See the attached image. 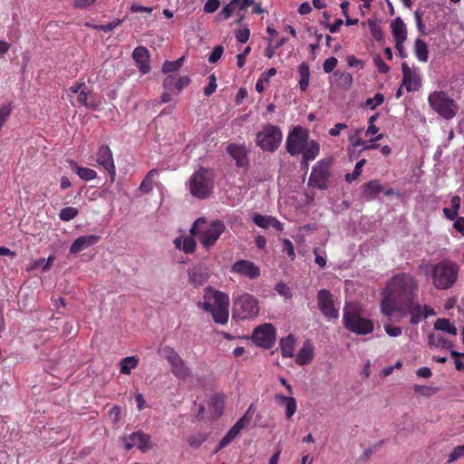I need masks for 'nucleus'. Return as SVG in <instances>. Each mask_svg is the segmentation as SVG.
<instances>
[{
	"instance_id": "aec40b11",
	"label": "nucleus",
	"mask_w": 464,
	"mask_h": 464,
	"mask_svg": "<svg viewBox=\"0 0 464 464\" xmlns=\"http://www.w3.org/2000/svg\"><path fill=\"white\" fill-rule=\"evenodd\" d=\"M132 58L142 73L145 74L150 71V66L149 63L150 53L146 47H136L132 52Z\"/></svg>"
},
{
	"instance_id": "c9c22d12",
	"label": "nucleus",
	"mask_w": 464,
	"mask_h": 464,
	"mask_svg": "<svg viewBox=\"0 0 464 464\" xmlns=\"http://www.w3.org/2000/svg\"><path fill=\"white\" fill-rule=\"evenodd\" d=\"M415 54L419 61L427 62L428 60V46L426 43L420 39H417L414 44Z\"/></svg>"
},
{
	"instance_id": "4d7b16f0",
	"label": "nucleus",
	"mask_w": 464,
	"mask_h": 464,
	"mask_svg": "<svg viewBox=\"0 0 464 464\" xmlns=\"http://www.w3.org/2000/svg\"><path fill=\"white\" fill-rule=\"evenodd\" d=\"M224 49L221 45L216 46L208 57V62L211 63H217L222 56Z\"/></svg>"
},
{
	"instance_id": "37998d69",
	"label": "nucleus",
	"mask_w": 464,
	"mask_h": 464,
	"mask_svg": "<svg viewBox=\"0 0 464 464\" xmlns=\"http://www.w3.org/2000/svg\"><path fill=\"white\" fill-rule=\"evenodd\" d=\"M253 222L261 228H267L271 227L273 217L264 216L261 214H255L252 218Z\"/></svg>"
},
{
	"instance_id": "bf43d9fd",
	"label": "nucleus",
	"mask_w": 464,
	"mask_h": 464,
	"mask_svg": "<svg viewBox=\"0 0 464 464\" xmlns=\"http://www.w3.org/2000/svg\"><path fill=\"white\" fill-rule=\"evenodd\" d=\"M337 59L335 57H330L326 59L323 64V69L326 73L332 72L337 65Z\"/></svg>"
},
{
	"instance_id": "473e14b6",
	"label": "nucleus",
	"mask_w": 464,
	"mask_h": 464,
	"mask_svg": "<svg viewBox=\"0 0 464 464\" xmlns=\"http://www.w3.org/2000/svg\"><path fill=\"white\" fill-rule=\"evenodd\" d=\"M429 344L430 346L441 347L450 351L453 347V343L450 341L447 340L442 335L436 334H430L429 335Z\"/></svg>"
},
{
	"instance_id": "8fccbe9b",
	"label": "nucleus",
	"mask_w": 464,
	"mask_h": 464,
	"mask_svg": "<svg viewBox=\"0 0 464 464\" xmlns=\"http://www.w3.org/2000/svg\"><path fill=\"white\" fill-rule=\"evenodd\" d=\"M384 102V96L382 93H376L373 98H368L365 102V105L370 107L372 110L375 109L376 106L381 105Z\"/></svg>"
},
{
	"instance_id": "b1692460",
	"label": "nucleus",
	"mask_w": 464,
	"mask_h": 464,
	"mask_svg": "<svg viewBox=\"0 0 464 464\" xmlns=\"http://www.w3.org/2000/svg\"><path fill=\"white\" fill-rule=\"evenodd\" d=\"M314 358V347L313 344L306 341L304 343L302 348L298 352L295 362L299 365H306L312 362Z\"/></svg>"
},
{
	"instance_id": "2eb2a0df",
	"label": "nucleus",
	"mask_w": 464,
	"mask_h": 464,
	"mask_svg": "<svg viewBox=\"0 0 464 464\" xmlns=\"http://www.w3.org/2000/svg\"><path fill=\"white\" fill-rule=\"evenodd\" d=\"M402 71V86L405 87L407 92H414L420 88V77L415 69H411L406 63L401 64Z\"/></svg>"
},
{
	"instance_id": "9b49d317",
	"label": "nucleus",
	"mask_w": 464,
	"mask_h": 464,
	"mask_svg": "<svg viewBox=\"0 0 464 464\" xmlns=\"http://www.w3.org/2000/svg\"><path fill=\"white\" fill-rule=\"evenodd\" d=\"M163 354L170 364L171 372L175 377L179 380H186L191 376V370L173 348L166 346L163 349Z\"/></svg>"
},
{
	"instance_id": "412c9836",
	"label": "nucleus",
	"mask_w": 464,
	"mask_h": 464,
	"mask_svg": "<svg viewBox=\"0 0 464 464\" xmlns=\"http://www.w3.org/2000/svg\"><path fill=\"white\" fill-rule=\"evenodd\" d=\"M188 76H181L177 78L173 74L166 76L163 80L162 86L165 90L172 91L177 90L178 92H181L185 87L190 83Z\"/></svg>"
},
{
	"instance_id": "052dcab7",
	"label": "nucleus",
	"mask_w": 464,
	"mask_h": 464,
	"mask_svg": "<svg viewBox=\"0 0 464 464\" xmlns=\"http://www.w3.org/2000/svg\"><path fill=\"white\" fill-rule=\"evenodd\" d=\"M384 330L386 334L391 337L400 336L402 333V330L399 326H393L390 324H384Z\"/></svg>"
},
{
	"instance_id": "ddd939ff",
	"label": "nucleus",
	"mask_w": 464,
	"mask_h": 464,
	"mask_svg": "<svg viewBox=\"0 0 464 464\" xmlns=\"http://www.w3.org/2000/svg\"><path fill=\"white\" fill-rule=\"evenodd\" d=\"M318 307L322 314L329 319H337L339 316V309L334 307V296L332 293L326 289H321L317 293Z\"/></svg>"
},
{
	"instance_id": "a19ab883",
	"label": "nucleus",
	"mask_w": 464,
	"mask_h": 464,
	"mask_svg": "<svg viewBox=\"0 0 464 464\" xmlns=\"http://www.w3.org/2000/svg\"><path fill=\"white\" fill-rule=\"evenodd\" d=\"M239 432L240 430L234 425L219 441L216 452L230 444Z\"/></svg>"
},
{
	"instance_id": "4468645a",
	"label": "nucleus",
	"mask_w": 464,
	"mask_h": 464,
	"mask_svg": "<svg viewBox=\"0 0 464 464\" xmlns=\"http://www.w3.org/2000/svg\"><path fill=\"white\" fill-rule=\"evenodd\" d=\"M210 268L206 264H198L188 268V282L195 287L204 285L210 277Z\"/></svg>"
},
{
	"instance_id": "79ce46f5",
	"label": "nucleus",
	"mask_w": 464,
	"mask_h": 464,
	"mask_svg": "<svg viewBox=\"0 0 464 464\" xmlns=\"http://www.w3.org/2000/svg\"><path fill=\"white\" fill-rule=\"evenodd\" d=\"M338 86L343 89H350L353 83V77L349 72H335Z\"/></svg>"
},
{
	"instance_id": "c03bdc74",
	"label": "nucleus",
	"mask_w": 464,
	"mask_h": 464,
	"mask_svg": "<svg viewBox=\"0 0 464 464\" xmlns=\"http://www.w3.org/2000/svg\"><path fill=\"white\" fill-rule=\"evenodd\" d=\"M254 411H253V407L250 406L248 408V410L246 411V413L244 414L243 417H241L234 425L237 427V429H238L239 430H243L244 428H246L249 423H250V420L252 419V415H253Z\"/></svg>"
},
{
	"instance_id": "c756f323",
	"label": "nucleus",
	"mask_w": 464,
	"mask_h": 464,
	"mask_svg": "<svg viewBox=\"0 0 464 464\" xmlns=\"http://www.w3.org/2000/svg\"><path fill=\"white\" fill-rule=\"evenodd\" d=\"M159 175L157 169H150L140 185V190L145 194L150 193L153 189L154 179Z\"/></svg>"
},
{
	"instance_id": "c85d7f7f",
	"label": "nucleus",
	"mask_w": 464,
	"mask_h": 464,
	"mask_svg": "<svg viewBox=\"0 0 464 464\" xmlns=\"http://www.w3.org/2000/svg\"><path fill=\"white\" fill-rule=\"evenodd\" d=\"M320 151L319 143L315 140H309L305 149L301 152L304 161H311L316 159Z\"/></svg>"
},
{
	"instance_id": "1a4fd4ad",
	"label": "nucleus",
	"mask_w": 464,
	"mask_h": 464,
	"mask_svg": "<svg viewBox=\"0 0 464 464\" xmlns=\"http://www.w3.org/2000/svg\"><path fill=\"white\" fill-rule=\"evenodd\" d=\"M282 131L277 126L266 124L256 135V144L266 151H275L282 141Z\"/></svg>"
},
{
	"instance_id": "6ab92c4d",
	"label": "nucleus",
	"mask_w": 464,
	"mask_h": 464,
	"mask_svg": "<svg viewBox=\"0 0 464 464\" xmlns=\"http://www.w3.org/2000/svg\"><path fill=\"white\" fill-rule=\"evenodd\" d=\"M101 237L97 235H85L76 238L70 246L71 254H77L97 244Z\"/></svg>"
},
{
	"instance_id": "5701e85b",
	"label": "nucleus",
	"mask_w": 464,
	"mask_h": 464,
	"mask_svg": "<svg viewBox=\"0 0 464 464\" xmlns=\"http://www.w3.org/2000/svg\"><path fill=\"white\" fill-rule=\"evenodd\" d=\"M227 152L236 160L237 166L243 168L247 165L246 151L244 147L230 144L227 146Z\"/></svg>"
},
{
	"instance_id": "6e6552de",
	"label": "nucleus",
	"mask_w": 464,
	"mask_h": 464,
	"mask_svg": "<svg viewBox=\"0 0 464 464\" xmlns=\"http://www.w3.org/2000/svg\"><path fill=\"white\" fill-rule=\"evenodd\" d=\"M333 160L325 158L319 160L314 167L308 179V186L321 190L328 188V181L331 176L330 167Z\"/></svg>"
},
{
	"instance_id": "7ed1b4c3",
	"label": "nucleus",
	"mask_w": 464,
	"mask_h": 464,
	"mask_svg": "<svg viewBox=\"0 0 464 464\" xmlns=\"http://www.w3.org/2000/svg\"><path fill=\"white\" fill-rule=\"evenodd\" d=\"M459 266L450 260H442L435 265L433 285L440 290L450 288L457 281Z\"/></svg>"
},
{
	"instance_id": "338daca9",
	"label": "nucleus",
	"mask_w": 464,
	"mask_h": 464,
	"mask_svg": "<svg viewBox=\"0 0 464 464\" xmlns=\"http://www.w3.org/2000/svg\"><path fill=\"white\" fill-rule=\"evenodd\" d=\"M11 113V109L7 106L0 108V129L3 127L5 122L7 121Z\"/></svg>"
},
{
	"instance_id": "58836bf2",
	"label": "nucleus",
	"mask_w": 464,
	"mask_h": 464,
	"mask_svg": "<svg viewBox=\"0 0 464 464\" xmlns=\"http://www.w3.org/2000/svg\"><path fill=\"white\" fill-rule=\"evenodd\" d=\"M213 320L219 324H225L228 320V308H214L211 312Z\"/></svg>"
},
{
	"instance_id": "603ef678",
	"label": "nucleus",
	"mask_w": 464,
	"mask_h": 464,
	"mask_svg": "<svg viewBox=\"0 0 464 464\" xmlns=\"http://www.w3.org/2000/svg\"><path fill=\"white\" fill-rule=\"evenodd\" d=\"M276 292L286 299H290L293 296L290 287L285 283H278L276 285Z\"/></svg>"
},
{
	"instance_id": "4c0bfd02",
	"label": "nucleus",
	"mask_w": 464,
	"mask_h": 464,
	"mask_svg": "<svg viewBox=\"0 0 464 464\" xmlns=\"http://www.w3.org/2000/svg\"><path fill=\"white\" fill-rule=\"evenodd\" d=\"M72 166L77 171L79 177L83 180H92L96 178V172L89 168L79 167L74 161H71Z\"/></svg>"
},
{
	"instance_id": "bb28decb",
	"label": "nucleus",
	"mask_w": 464,
	"mask_h": 464,
	"mask_svg": "<svg viewBox=\"0 0 464 464\" xmlns=\"http://www.w3.org/2000/svg\"><path fill=\"white\" fill-rule=\"evenodd\" d=\"M176 248L187 254L193 253L196 248V241L192 237H179L174 240Z\"/></svg>"
},
{
	"instance_id": "864d4df0",
	"label": "nucleus",
	"mask_w": 464,
	"mask_h": 464,
	"mask_svg": "<svg viewBox=\"0 0 464 464\" xmlns=\"http://www.w3.org/2000/svg\"><path fill=\"white\" fill-rule=\"evenodd\" d=\"M122 21L123 20H121V19H115L109 24L97 25V26H95V28L100 31H102L104 33H109V32H111L113 29H115L116 27H118L119 25H121Z\"/></svg>"
},
{
	"instance_id": "a18cd8bd",
	"label": "nucleus",
	"mask_w": 464,
	"mask_h": 464,
	"mask_svg": "<svg viewBox=\"0 0 464 464\" xmlns=\"http://www.w3.org/2000/svg\"><path fill=\"white\" fill-rule=\"evenodd\" d=\"M78 215V209L73 207H66L59 213V218L63 221H70Z\"/></svg>"
},
{
	"instance_id": "69168bd1",
	"label": "nucleus",
	"mask_w": 464,
	"mask_h": 464,
	"mask_svg": "<svg viewBox=\"0 0 464 464\" xmlns=\"http://www.w3.org/2000/svg\"><path fill=\"white\" fill-rule=\"evenodd\" d=\"M419 270L422 272L424 276H431L432 279L434 278L435 265L432 266L430 264H421L419 266Z\"/></svg>"
},
{
	"instance_id": "f03ea898",
	"label": "nucleus",
	"mask_w": 464,
	"mask_h": 464,
	"mask_svg": "<svg viewBox=\"0 0 464 464\" xmlns=\"http://www.w3.org/2000/svg\"><path fill=\"white\" fill-rule=\"evenodd\" d=\"M226 226L220 220H214L207 225L205 218H199L193 223L189 232L191 236L197 237L204 247L212 246L222 233L225 231Z\"/></svg>"
},
{
	"instance_id": "0e129e2a",
	"label": "nucleus",
	"mask_w": 464,
	"mask_h": 464,
	"mask_svg": "<svg viewBox=\"0 0 464 464\" xmlns=\"http://www.w3.org/2000/svg\"><path fill=\"white\" fill-rule=\"evenodd\" d=\"M219 0H208L204 5V12L214 13L219 7Z\"/></svg>"
},
{
	"instance_id": "423d86ee",
	"label": "nucleus",
	"mask_w": 464,
	"mask_h": 464,
	"mask_svg": "<svg viewBox=\"0 0 464 464\" xmlns=\"http://www.w3.org/2000/svg\"><path fill=\"white\" fill-rule=\"evenodd\" d=\"M214 182L208 171L199 168L189 179L190 193L198 198H206L212 192Z\"/></svg>"
},
{
	"instance_id": "cd10ccee",
	"label": "nucleus",
	"mask_w": 464,
	"mask_h": 464,
	"mask_svg": "<svg viewBox=\"0 0 464 464\" xmlns=\"http://www.w3.org/2000/svg\"><path fill=\"white\" fill-rule=\"evenodd\" d=\"M295 339L294 335L289 334L285 338H283L280 342L281 353L283 357L291 358L294 355Z\"/></svg>"
},
{
	"instance_id": "393cba45",
	"label": "nucleus",
	"mask_w": 464,
	"mask_h": 464,
	"mask_svg": "<svg viewBox=\"0 0 464 464\" xmlns=\"http://www.w3.org/2000/svg\"><path fill=\"white\" fill-rule=\"evenodd\" d=\"M275 400L278 405L285 406V418L287 420L291 419L295 413L297 408L295 399L294 397L277 394L276 395Z\"/></svg>"
},
{
	"instance_id": "9d476101",
	"label": "nucleus",
	"mask_w": 464,
	"mask_h": 464,
	"mask_svg": "<svg viewBox=\"0 0 464 464\" xmlns=\"http://www.w3.org/2000/svg\"><path fill=\"white\" fill-rule=\"evenodd\" d=\"M308 142L309 135L307 130L300 126H297L288 133L285 141V149L290 155L295 156L301 154L304 149H305V146H307Z\"/></svg>"
},
{
	"instance_id": "e2e57ef3",
	"label": "nucleus",
	"mask_w": 464,
	"mask_h": 464,
	"mask_svg": "<svg viewBox=\"0 0 464 464\" xmlns=\"http://www.w3.org/2000/svg\"><path fill=\"white\" fill-rule=\"evenodd\" d=\"M373 61L380 72L387 73L389 72L390 67L382 61L380 55L376 54Z\"/></svg>"
},
{
	"instance_id": "f704fd0d",
	"label": "nucleus",
	"mask_w": 464,
	"mask_h": 464,
	"mask_svg": "<svg viewBox=\"0 0 464 464\" xmlns=\"http://www.w3.org/2000/svg\"><path fill=\"white\" fill-rule=\"evenodd\" d=\"M225 397L215 395L210 399L209 408L214 417H219L223 412Z\"/></svg>"
},
{
	"instance_id": "de8ad7c7",
	"label": "nucleus",
	"mask_w": 464,
	"mask_h": 464,
	"mask_svg": "<svg viewBox=\"0 0 464 464\" xmlns=\"http://www.w3.org/2000/svg\"><path fill=\"white\" fill-rule=\"evenodd\" d=\"M369 27L372 37L376 41H382L383 38V32L382 28L374 21L372 20L369 21Z\"/></svg>"
},
{
	"instance_id": "f8f14e48",
	"label": "nucleus",
	"mask_w": 464,
	"mask_h": 464,
	"mask_svg": "<svg viewBox=\"0 0 464 464\" xmlns=\"http://www.w3.org/2000/svg\"><path fill=\"white\" fill-rule=\"evenodd\" d=\"M276 329L271 324H264L256 327L252 334L253 342L266 349L271 348L275 343Z\"/></svg>"
},
{
	"instance_id": "5fc2aeb1",
	"label": "nucleus",
	"mask_w": 464,
	"mask_h": 464,
	"mask_svg": "<svg viewBox=\"0 0 464 464\" xmlns=\"http://www.w3.org/2000/svg\"><path fill=\"white\" fill-rule=\"evenodd\" d=\"M283 252H285L292 260L295 259V253L294 245L287 238L283 239Z\"/></svg>"
},
{
	"instance_id": "a211bd4d",
	"label": "nucleus",
	"mask_w": 464,
	"mask_h": 464,
	"mask_svg": "<svg viewBox=\"0 0 464 464\" xmlns=\"http://www.w3.org/2000/svg\"><path fill=\"white\" fill-rule=\"evenodd\" d=\"M97 162L109 172L111 182H113L116 176V169L111 150L108 146L100 147L97 154Z\"/></svg>"
},
{
	"instance_id": "680f3d73",
	"label": "nucleus",
	"mask_w": 464,
	"mask_h": 464,
	"mask_svg": "<svg viewBox=\"0 0 464 464\" xmlns=\"http://www.w3.org/2000/svg\"><path fill=\"white\" fill-rule=\"evenodd\" d=\"M250 36V31L247 27L242 28L236 33V38L239 43H246Z\"/></svg>"
},
{
	"instance_id": "09e8293b",
	"label": "nucleus",
	"mask_w": 464,
	"mask_h": 464,
	"mask_svg": "<svg viewBox=\"0 0 464 464\" xmlns=\"http://www.w3.org/2000/svg\"><path fill=\"white\" fill-rule=\"evenodd\" d=\"M179 63L177 61H165L161 67V72L163 73H169L178 72L181 67L179 65Z\"/></svg>"
},
{
	"instance_id": "dca6fc26",
	"label": "nucleus",
	"mask_w": 464,
	"mask_h": 464,
	"mask_svg": "<svg viewBox=\"0 0 464 464\" xmlns=\"http://www.w3.org/2000/svg\"><path fill=\"white\" fill-rule=\"evenodd\" d=\"M134 447H137L142 452H146L150 449V437L142 431L133 432L125 440L124 448L130 450Z\"/></svg>"
},
{
	"instance_id": "39448f33",
	"label": "nucleus",
	"mask_w": 464,
	"mask_h": 464,
	"mask_svg": "<svg viewBox=\"0 0 464 464\" xmlns=\"http://www.w3.org/2000/svg\"><path fill=\"white\" fill-rule=\"evenodd\" d=\"M343 325L347 330L358 334H366L373 331V323L362 317L351 304H346L343 308Z\"/></svg>"
},
{
	"instance_id": "72a5a7b5",
	"label": "nucleus",
	"mask_w": 464,
	"mask_h": 464,
	"mask_svg": "<svg viewBox=\"0 0 464 464\" xmlns=\"http://www.w3.org/2000/svg\"><path fill=\"white\" fill-rule=\"evenodd\" d=\"M434 328L438 331L446 332L450 334L456 335L457 328L452 324L449 319L439 318L434 323Z\"/></svg>"
},
{
	"instance_id": "f257e3e1",
	"label": "nucleus",
	"mask_w": 464,
	"mask_h": 464,
	"mask_svg": "<svg viewBox=\"0 0 464 464\" xmlns=\"http://www.w3.org/2000/svg\"><path fill=\"white\" fill-rule=\"evenodd\" d=\"M419 283L409 273H399L393 276L382 292L381 311L391 317L394 312L401 316L410 314V324L415 325L422 319L434 315L435 312L429 305H421L418 302Z\"/></svg>"
},
{
	"instance_id": "a878e982",
	"label": "nucleus",
	"mask_w": 464,
	"mask_h": 464,
	"mask_svg": "<svg viewBox=\"0 0 464 464\" xmlns=\"http://www.w3.org/2000/svg\"><path fill=\"white\" fill-rule=\"evenodd\" d=\"M392 32L395 42H404L406 40V25L401 17H397L392 22Z\"/></svg>"
},
{
	"instance_id": "0eeeda50",
	"label": "nucleus",
	"mask_w": 464,
	"mask_h": 464,
	"mask_svg": "<svg viewBox=\"0 0 464 464\" xmlns=\"http://www.w3.org/2000/svg\"><path fill=\"white\" fill-rule=\"evenodd\" d=\"M259 313L257 299L247 294H242L237 297L233 304V317L240 320L256 317Z\"/></svg>"
},
{
	"instance_id": "4be33fe9",
	"label": "nucleus",
	"mask_w": 464,
	"mask_h": 464,
	"mask_svg": "<svg viewBox=\"0 0 464 464\" xmlns=\"http://www.w3.org/2000/svg\"><path fill=\"white\" fill-rule=\"evenodd\" d=\"M383 191L382 186L379 180L374 179L365 183L362 187V198L367 200L374 199L381 192Z\"/></svg>"
},
{
	"instance_id": "20e7f679",
	"label": "nucleus",
	"mask_w": 464,
	"mask_h": 464,
	"mask_svg": "<svg viewBox=\"0 0 464 464\" xmlns=\"http://www.w3.org/2000/svg\"><path fill=\"white\" fill-rule=\"evenodd\" d=\"M428 102L430 106L445 120L453 119L459 111L457 102L443 91L431 92Z\"/></svg>"
},
{
	"instance_id": "49530a36",
	"label": "nucleus",
	"mask_w": 464,
	"mask_h": 464,
	"mask_svg": "<svg viewBox=\"0 0 464 464\" xmlns=\"http://www.w3.org/2000/svg\"><path fill=\"white\" fill-rule=\"evenodd\" d=\"M365 162H366V160H364V159L360 160L356 163L353 171L352 173H348L345 175V180L348 182H351V181L356 179L361 175L362 168L365 164Z\"/></svg>"
},
{
	"instance_id": "3c124183",
	"label": "nucleus",
	"mask_w": 464,
	"mask_h": 464,
	"mask_svg": "<svg viewBox=\"0 0 464 464\" xmlns=\"http://www.w3.org/2000/svg\"><path fill=\"white\" fill-rule=\"evenodd\" d=\"M464 456V444L455 447L449 455L448 463H452Z\"/></svg>"
},
{
	"instance_id": "6e6d98bb",
	"label": "nucleus",
	"mask_w": 464,
	"mask_h": 464,
	"mask_svg": "<svg viewBox=\"0 0 464 464\" xmlns=\"http://www.w3.org/2000/svg\"><path fill=\"white\" fill-rule=\"evenodd\" d=\"M207 439L205 434H198L188 438V444L193 448H198Z\"/></svg>"
},
{
	"instance_id": "774afa93",
	"label": "nucleus",
	"mask_w": 464,
	"mask_h": 464,
	"mask_svg": "<svg viewBox=\"0 0 464 464\" xmlns=\"http://www.w3.org/2000/svg\"><path fill=\"white\" fill-rule=\"evenodd\" d=\"M453 226L457 231H459V233H461L464 236V218L463 217L457 218Z\"/></svg>"
},
{
	"instance_id": "e433bc0d",
	"label": "nucleus",
	"mask_w": 464,
	"mask_h": 464,
	"mask_svg": "<svg viewBox=\"0 0 464 464\" xmlns=\"http://www.w3.org/2000/svg\"><path fill=\"white\" fill-rule=\"evenodd\" d=\"M240 0H231L223 9L218 14V20H227L234 11L237 9Z\"/></svg>"
},
{
	"instance_id": "7c9ffc66",
	"label": "nucleus",
	"mask_w": 464,
	"mask_h": 464,
	"mask_svg": "<svg viewBox=\"0 0 464 464\" xmlns=\"http://www.w3.org/2000/svg\"><path fill=\"white\" fill-rule=\"evenodd\" d=\"M207 293L211 292L212 297L214 299L215 307L214 308H228L229 305V298L228 295L220 292V291H213L211 287H208L206 289Z\"/></svg>"
},
{
	"instance_id": "ea45409f",
	"label": "nucleus",
	"mask_w": 464,
	"mask_h": 464,
	"mask_svg": "<svg viewBox=\"0 0 464 464\" xmlns=\"http://www.w3.org/2000/svg\"><path fill=\"white\" fill-rule=\"evenodd\" d=\"M138 365V359L135 356L125 357L121 361V372L130 374L131 369Z\"/></svg>"
},
{
	"instance_id": "2f4dec72",
	"label": "nucleus",
	"mask_w": 464,
	"mask_h": 464,
	"mask_svg": "<svg viewBox=\"0 0 464 464\" xmlns=\"http://www.w3.org/2000/svg\"><path fill=\"white\" fill-rule=\"evenodd\" d=\"M299 72V87L302 92L306 91L308 85H309V79H310V69L307 63H302L299 65L298 68Z\"/></svg>"
},
{
	"instance_id": "f3484780",
	"label": "nucleus",
	"mask_w": 464,
	"mask_h": 464,
	"mask_svg": "<svg viewBox=\"0 0 464 464\" xmlns=\"http://www.w3.org/2000/svg\"><path fill=\"white\" fill-rule=\"evenodd\" d=\"M231 272L245 276L249 279H255L260 276V269L253 262L248 260H238L231 266Z\"/></svg>"
},
{
	"instance_id": "13d9d810",
	"label": "nucleus",
	"mask_w": 464,
	"mask_h": 464,
	"mask_svg": "<svg viewBox=\"0 0 464 464\" xmlns=\"http://www.w3.org/2000/svg\"><path fill=\"white\" fill-rule=\"evenodd\" d=\"M217 78L215 74H211L209 76V82L208 86L204 89V94L206 96H210L217 89V83H216Z\"/></svg>"
}]
</instances>
